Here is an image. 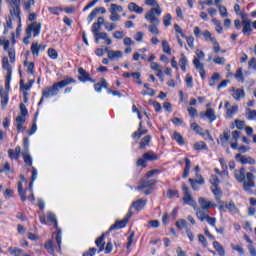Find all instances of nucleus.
<instances>
[{"label":"nucleus","instance_id":"obj_48","mask_svg":"<svg viewBox=\"0 0 256 256\" xmlns=\"http://www.w3.org/2000/svg\"><path fill=\"white\" fill-rule=\"evenodd\" d=\"M173 139L176 141V143H178V145H185V140L181 134L174 132Z\"/></svg>","mask_w":256,"mask_h":256},{"label":"nucleus","instance_id":"obj_33","mask_svg":"<svg viewBox=\"0 0 256 256\" xmlns=\"http://www.w3.org/2000/svg\"><path fill=\"white\" fill-rule=\"evenodd\" d=\"M23 7L26 13H31L35 7V0H24Z\"/></svg>","mask_w":256,"mask_h":256},{"label":"nucleus","instance_id":"obj_28","mask_svg":"<svg viewBox=\"0 0 256 256\" xmlns=\"http://www.w3.org/2000/svg\"><path fill=\"white\" fill-rule=\"evenodd\" d=\"M92 33L95 37V43H99V41H101V39L103 41H105V39H107V32H98V29H92Z\"/></svg>","mask_w":256,"mask_h":256},{"label":"nucleus","instance_id":"obj_43","mask_svg":"<svg viewBox=\"0 0 256 256\" xmlns=\"http://www.w3.org/2000/svg\"><path fill=\"white\" fill-rule=\"evenodd\" d=\"M0 173H13L11 164L9 162H5L2 166H0Z\"/></svg>","mask_w":256,"mask_h":256},{"label":"nucleus","instance_id":"obj_41","mask_svg":"<svg viewBox=\"0 0 256 256\" xmlns=\"http://www.w3.org/2000/svg\"><path fill=\"white\" fill-rule=\"evenodd\" d=\"M202 36L204 37L205 41H211V43L217 40V38L213 37L209 30H204L202 32Z\"/></svg>","mask_w":256,"mask_h":256},{"label":"nucleus","instance_id":"obj_8","mask_svg":"<svg viewBox=\"0 0 256 256\" xmlns=\"http://www.w3.org/2000/svg\"><path fill=\"white\" fill-rule=\"evenodd\" d=\"M59 93V89L57 88V86H55V84H53L51 87L45 88L42 91V98L40 99V102L38 103V105H41L43 103V99H49V97H55L56 95H58Z\"/></svg>","mask_w":256,"mask_h":256},{"label":"nucleus","instance_id":"obj_35","mask_svg":"<svg viewBox=\"0 0 256 256\" xmlns=\"http://www.w3.org/2000/svg\"><path fill=\"white\" fill-rule=\"evenodd\" d=\"M187 63V56H185V54H181L179 59V65L184 73L185 71H187Z\"/></svg>","mask_w":256,"mask_h":256},{"label":"nucleus","instance_id":"obj_14","mask_svg":"<svg viewBox=\"0 0 256 256\" xmlns=\"http://www.w3.org/2000/svg\"><path fill=\"white\" fill-rule=\"evenodd\" d=\"M131 215H133V213L129 211L126 217L123 220L116 221V223L109 228V231H113V229H123L124 227H126L129 219H131Z\"/></svg>","mask_w":256,"mask_h":256},{"label":"nucleus","instance_id":"obj_21","mask_svg":"<svg viewBox=\"0 0 256 256\" xmlns=\"http://www.w3.org/2000/svg\"><path fill=\"white\" fill-rule=\"evenodd\" d=\"M231 91V96L233 97V99H235V101H240L241 99H245V90L239 88V89H235L232 88L230 89Z\"/></svg>","mask_w":256,"mask_h":256},{"label":"nucleus","instance_id":"obj_53","mask_svg":"<svg viewBox=\"0 0 256 256\" xmlns=\"http://www.w3.org/2000/svg\"><path fill=\"white\" fill-rule=\"evenodd\" d=\"M212 23L215 25L217 33H223V26H221V21L217 20V18H213Z\"/></svg>","mask_w":256,"mask_h":256},{"label":"nucleus","instance_id":"obj_29","mask_svg":"<svg viewBox=\"0 0 256 256\" xmlns=\"http://www.w3.org/2000/svg\"><path fill=\"white\" fill-rule=\"evenodd\" d=\"M200 117H207L209 119L210 123H213V121H216L217 116L215 115V110L208 108L205 112V114H200Z\"/></svg>","mask_w":256,"mask_h":256},{"label":"nucleus","instance_id":"obj_23","mask_svg":"<svg viewBox=\"0 0 256 256\" xmlns=\"http://www.w3.org/2000/svg\"><path fill=\"white\" fill-rule=\"evenodd\" d=\"M73 83H77V81L73 78H65L60 82L54 83V85L58 89H64V87H67V85H71Z\"/></svg>","mask_w":256,"mask_h":256},{"label":"nucleus","instance_id":"obj_19","mask_svg":"<svg viewBox=\"0 0 256 256\" xmlns=\"http://www.w3.org/2000/svg\"><path fill=\"white\" fill-rule=\"evenodd\" d=\"M78 73H79V81H81V83H87V81H91V83H95V80L91 79V76H89V73H87V71H85V69L83 68H78Z\"/></svg>","mask_w":256,"mask_h":256},{"label":"nucleus","instance_id":"obj_3","mask_svg":"<svg viewBox=\"0 0 256 256\" xmlns=\"http://www.w3.org/2000/svg\"><path fill=\"white\" fill-rule=\"evenodd\" d=\"M9 4V11L12 19L17 22L16 33L21 31V0H6Z\"/></svg>","mask_w":256,"mask_h":256},{"label":"nucleus","instance_id":"obj_46","mask_svg":"<svg viewBox=\"0 0 256 256\" xmlns=\"http://www.w3.org/2000/svg\"><path fill=\"white\" fill-rule=\"evenodd\" d=\"M24 65L27 67V74L28 75H34L35 74V63L30 62H24Z\"/></svg>","mask_w":256,"mask_h":256},{"label":"nucleus","instance_id":"obj_6","mask_svg":"<svg viewBox=\"0 0 256 256\" xmlns=\"http://www.w3.org/2000/svg\"><path fill=\"white\" fill-rule=\"evenodd\" d=\"M239 137H241V131L235 130L232 132V139L234 142H230L231 148L238 149L241 153H247L250 148L247 146H239L237 144V141H239Z\"/></svg>","mask_w":256,"mask_h":256},{"label":"nucleus","instance_id":"obj_54","mask_svg":"<svg viewBox=\"0 0 256 256\" xmlns=\"http://www.w3.org/2000/svg\"><path fill=\"white\" fill-rule=\"evenodd\" d=\"M162 49L164 53L171 55V46H169V42H167V40L162 41Z\"/></svg>","mask_w":256,"mask_h":256},{"label":"nucleus","instance_id":"obj_44","mask_svg":"<svg viewBox=\"0 0 256 256\" xmlns=\"http://www.w3.org/2000/svg\"><path fill=\"white\" fill-rule=\"evenodd\" d=\"M18 193L21 201H27V196H25V190H23V182H18Z\"/></svg>","mask_w":256,"mask_h":256},{"label":"nucleus","instance_id":"obj_12","mask_svg":"<svg viewBox=\"0 0 256 256\" xmlns=\"http://www.w3.org/2000/svg\"><path fill=\"white\" fill-rule=\"evenodd\" d=\"M155 180H148L140 183V185L136 188V191H143L146 195H151V187L155 185ZM146 189V190H145Z\"/></svg>","mask_w":256,"mask_h":256},{"label":"nucleus","instance_id":"obj_39","mask_svg":"<svg viewBox=\"0 0 256 256\" xmlns=\"http://www.w3.org/2000/svg\"><path fill=\"white\" fill-rule=\"evenodd\" d=\"M0 97H2L1 106L3 107V109H5V107H7V104L9 103V92H0Z\"/></svg>","mask_w":256,"mask_h":256},{"label":"nucleus","instance_id":"obj_50","mask_svg":"<svg viewBox=\"0 0 256 256\" xmlns=\"http://www.w3.org/2000/svg\"><path fill=\"white\" fill-rule=\"evenodd\" d=\"M39 52H40L39 43H37V42L32 43V45H31L32 55H34L35 57H39Z\"/></svg>","mask_w":256,"mask_h":256},{"label":"nucleus","instance_id":"obj_18","mask_svg":"<svg viewBox=\"0 0 256 256\" xmlns=\"http://www.w3.org/2000/svg\"><path fill=\"white\" fill-rule=\"evenodd\" d=\"M225 109H226L227 118L231 119V118H233V115H235V113H237L239 111V106H237V105L231 106V103L226 102Z\"/></svg>","mask_w":256,"mask_h":256},{"label":"nucleus","instance_id":"obj_62","mask_svg":"<svg viewBox=\"0 0 256 256\" xmlns=\"http://www.w3.org/2000/svg\"><path fill=\"white\" fill-rule=\"evenodd\" d=\"M198 241L203 245V247H207L209 245V243L207 242V238H205L203 234L198 235Z\"/></svg>","mask_w":256,"mask_h":256},{"label":"nucleus","instance_id":"obj_51","mask_svg":"<svg viewBox=\"0 0 256 256\" xmlns=\"http://www.w3.org/2000/svg\"><path fill=\"white\" fill-rule=\"evenodd\" d=\"M8 251L10 253V255H14V256H21L23 254V250L21 248H8Z\"/></svg>","mask_w":256,"mask_h":256},{"label":"nucleus","instance_id":"obj_45","mask_svg":"<svg viewBox=\"0 0 256 256\" xmlns=\"http://www.w3.org/2000/svg\"><path fill=\"white\" fill-rule=\"evenodd\" d=\"M143 157L146 161H157V159H159V157H157L156 154L151 151L145 153Z\"/></svg>","mask_w":256,"mask_h":256},{"label":"nucleus","instance_id":"obj_32","mask_svg":"<svg viewBox=\"0 0 256 256\" xmlns=\"http://www.w3.org/2000/svg\"><path fill=\"white\" fill-rule=\"evenodd\" d=\"M96 246L99 248L98 253H101L105 249V234H102L98 239L95 241Z\"/></svg>","mask_w":256,"mask_h":256},{"label":"nucleus","instance_id":"obj_37","mask_svg":"<svg viewBox=\"0 0 256 256\" xmlns=\"http://www.w3.org/2000/svg\"><path fill=\"white\" fill-rule=\"evenodd\" d=\"M149 143H151V135L144 136L140 141V149L149 147Z\"/></svg>","mask_w":256,"mask_h":256},{"label":"nucleus","instance_id":"obj_30","mask_svg":"<svg viewBox=\"0 0 256 256\" xmlns=\"http://www.w3.org/2000/svg\"><path fill=\"white\" fill-rule=\"evenodd\" d=\"M2 68L7 71L6 76H11L13 73V69L11 68V64H9V58L4 57L2 59Z\"/></svg>","mask_w":256,"mask_h":256},{"label":"nucleus","instance_id":"obj_16","mask_svg":"<svg viewBox=\"0 0 256 256\" xmlns=\"http://www.w3.org/2000/svg\"><path fill=\"white\" fill-rule=\"evenodd\" d=\"M220 211H229V213H239V209H237V206L235 205V202L230 201L226 202L225 205H223V202L219 206Z\"/></svg>","mask_w":256,"mask_h":256},{"label":"nucleus","instance_id":"obj_63","mask_svg":"<svg viewBox=\"0 0 256 256\" xmlns=\"http://www.w3.org/2000/svg\"><path fill=\"white\" fill-rule=\"evenodd\" d=\"M196 151H201V149H207V144L205 142H198L194 145Z\"/></svg>","mask_w":256,"mask_h":256},{"label":"nucleus","instance_id":"obj_64","mask_svg":"<svg viewBox=\"0 0 256 256\" xmlns=\"http://www.w3.org/2000/svg\"><path fill=\"white\" fill-rule=\"evenodd\" d=\"M248 67H249V69H253L254 71H256V58L255 57H253L249 60Z\"/></svg>","mask_w":256,"mask_h":256},{"label":"nucleus","instance_id":"obj_11","mask_svg":"<svg viewBox=\"0 0 256 256\" xmlns=\"http://www.w3.org/2000/svg\"><path fill=\"white\" fill-rule=\"evenodd\" d=\"M235 160L241 165H256L255 159L251 156H245L243 154H236Z\"/></svg>","mask_w":256,"mask_h":256},{"label":"nucleus","instance_id":"obj_9","mask_svg":"<svg viewBox=\"0 0 256 256\" xmlns=\"http://www.w3.org/2000/svg\"><path fill=\"white\" fill-rule=\"evenodd\" d=\"M231 142L235 143V140H233V138L231 139V134L229 133V131L225 130L218 139V143L220 145H222V147H231Z\"/></svg>","mask_w":256,"mask_h":256},{"label":"nucleus","instance_id":"obj_61","mask_svg":"<svg viewBox=\"0 0 256 256\" xmlns=\"http://www.w3.org/2000/svg\"><path fill=\"white\" fill-rule=\"evenodd\" d=\"M211 187H219V178L216 175H212L210 178Z\"/></svg>","mask_w":256,"mask_h":256},{"label":"nucleus","instance_id":"obj_1","mask_svg":"<svg viewBox=\"0 0 256 256\" xmlns=\"http://www.w3.org/2000/svg\"><path fill=\"white\" fill-rule=\"evenodd\" d=\"M47 219L51 223H54L56 232L52 234V240H48L44 247L49 255L55 256V253H61V229L57 226V217L55 214L48 212Z\"/></svg>","mask_w":256,"mask_h":256},{"label":"nucleus","instance_id":"obj_25","mask_svg":"<svg viewBox=\"0 0 256 256\" xmlns=\"http://www.w3.org/2000/svg\"><path fill=\"white\" fill-rule=\"evenodd\" d=\"M211 191L215 196L216 202L221 205V203H223V201H221V197L223 196L221 188H219V186H211Z\"/></svg>","mask_w":256,"mask_h":256},{"label":"nucleus","instance_id":"obj_5","mask_svg":"<svg viewBox=\"0 0 256 256\" xmlns=\"http://www.w3.org/2000/svg\"><path fill=\"white\" fill-rule=\"evenodd\" d=\"M146 21H149L150 25L147 26V24L144 25V27H147L149 33L151 35H161V31H159V24L161 23L159 21V16H152V19L145 18Z\"/></svg>","mask_w":256,"mask_h":256},{"label":"nucleus","instance_id":"obj_58","mask_svg":"<svg viewBox=\"0 0 256 256\" xmlns=\"http://www.w3.org/2000/svg\"><path fill=\"white\" fill-rule=\"evenodd\" d=\"M218 10L221 17H228L229 13L227 12V8L223 5H218Z\"/></svg>","mask_w":256,"mask_h":256},{"label":"nucleus","instance_id":"obj_52","mask_svg":"<svg viewBox=\"0 0 256 256\" xmlns=\"http://www.w3.org/2000/svg\"><path fill=\"white\" fill-rule=\"evenodd\" d=\"M47 53H48V57L52 60L58 59L59 57V53H57V50L53 48H49Z\"/></svg>","mask_w":256,"mask_h":256},{"label":"nucleus","instance_id":"obj_34","mask_svg":"<svg viewBox=\"0 0 256 256\" xmlns=\"http://www.w3.org/2000/svg\"><path fill=\"white\" fill-rule=\"evenodd\" d=\"M196 211V217L197 219H199V221L203 222L206 221L207 217L209 216V214H207V212H205V210L203 209H194Z\"/></svg>","mask_w":256,"mask_h":256},{"label":"nucleus","instance_id":"obj_4","mask_svg":"<svg viewBox=\"0 0 256 256\" xmlns=\"http://www.w3.org/2000/svg\"><path fill=\"white\" fill-rule=\"evenodd\" d=\"M145 5H148L149 7H152L145 15L144 19H153V17H161L163 13V9H161V6L157 2V0H145Z\"/></svg>","mask_w":256,"mask_h":256},{"label":"nucleus","instance_id":"obj_2","mask_svg":"<svg viewBox=\"0 0 256 256\" xmlns=\"http://www.w3.org/2000/svg\"><path fill=\"white\" fill-rule=\"evenodd\" d=\"M234 177L238 183H243V189L248 195H255V175L251 172L245 173V168L234 171Z\"/></svg>","mask_w":256,"mask_h":256},{"label":"nucleus","instance_id":"obj_49","mask_svg":"<svg viewBox=\"0 0 256 256\" xmlns=\"http://www.w3.org/2000/svg\"><path fill=\"white\" fill-rule=\"evenodd\" d=\"M171 21H173V16H171L170 13H167L166 15H164V17H163V25L165 27H170Z\"/></svg>","mask_w":256,"mask_h":256},{"label":"nucleus","instance_id":"obj_17","mask_svg":"<svg viewBox=\"0 0 256 256\" xmlns=\"http://www.w3.org/2000/svg\"><path fill=\"white\" fill-rule=\"evenodd\" d=\"M198 203L203 211H207L209 209H213L214 207H217V204H215L212 201H209L203 197H200L198 199Z\"/></svg>","mask_w":256,"mask_h":256},{"label":"nucleus","instance_id":"obj_26","mask_svg":"<svg viewBox=\"0 0 256 256\" xmlns=\"http://www.w3.org/2000/svg\"><path fill=\"white\" fill-rule=\"evenodd\" d=\"M122 58H123V52H121V50L108 51V59L110 61H117Z\"/></svg>","mask_w":256,"mask_h":256},{"label":"nucleus","instance_id":"obj_31","mask_svg":"<svg viewBox=\"0 0 256 256\" xmlns=\"http://www.w3.org/2000/svg\"><path fill=\"white\" fill-rule=\"evenodd\" d=\"M146 205H147V200L139 199L137 201H134L131 207H133L135 211H141Z\"/></svg>","mask_w":256,"mask_h":256},{"label":"nucleus","instance_id":"obj_42","mask_svg":"<svg viewBox=\"0 0 256 256\" xmlns=\"http://www.w3.org/2000/svg\"><path fill=\"white\" fill-rule=\"evenodd\" d=\"M219 79H221V75L219 73H214L209 80V86L215 87V85H217V81H219Z\"/></svg>","mask_w":256,"mask_h":256},{"label":"nucleus","instance_id":"obj_47","mask_svg":"<svg viewBox=\"0 0 256 256\" xmlns=\"http://www.w3.org/2000/svg\"><path fill=\"white\" fill-rule=\"evenodd\" d=\"M176 227L180 229V231H183V229L187 230V220L185 219H179L175 223Z\"/></svg>","mask_w":256,"mask_h":256},{"label":"nucleus","instance_id":"obj_60","mask_svg":"<svg viewBox=\"0 0 256 256\" xmlns=\"http://www.w3.org/2000/svg\"><path fill=\"white\" fill-rule=\"evenodd\" d=\"M213 61L216 65H225L227 60L225 59V57L216 56Z\"/></svg>","mask_w":256,"mask_h":256},{"label":"nucleus","instance_id":"obj_10","mask_svg":"<svg viewBox=\"0 0 256 256\" xmlns=\"http://www.w3.org/2000/svg\"><path fill=\"white\" fill-rule=\"evenodd\" d=\"M26 33L28 35V39H31V33H33V37H38L39 33H41V23L33 22L28 26Z\"/></svg>","mask_w":256,"mask_h":256},{"label":"nucleus","instance_id":"obj_27","mask_svg":"<svg viewBox=\"0 0 256 256\" xmlns=\"http://www.w3.org/2000/svg\"><path fill=\"white\" fill-rule=\"evenodd\" d=\"M21 155V146H16L15 149L8 150V157H10L12 160L14 159L17 161Z\"/></svg>","mask_w":256,"mask_h":256},{"label":"nucleus","instance_id":"obj_59","mask_svg":"<svg viewBox=\"0 0 256 256\" xmlns=\"http://www.w3.org/2000/svg\"><path fill=\"white\" fill-rule=\"evenodd\" d=\"M206 223H208V225H210L211 227L215 228L217 227V218L208 216L206 219Z\"/></svg>","mask_w":256,"mask_h":256},{"label":"nucleus","instance_id":"obj_40","mask_svg":"<svg viewBox=\"0 0 256 256\" xmlns=\"http://www.w3.org/2000/svg\"><path fill=\"white\" fill-rule=\"evenodd\" d=\"M193 65L197 71H203L205 69V65L197 57H194Z\"/></svg>","mask_w":256,"mask_h":256},{"label":"nucleus","instance_id":"obj_56","mask_svg":"<svg viewBox=\"0 0 256 256\" xmlns=\"http://www.w3.org/2000/svg\"><path fill=\"white\" fill-rule=\"evenodd\" d=\"M235 79H237V81H241V83L245 81V78L243 77V68H238L235 74Z\"/></svg>","mask_w":256,"mask_h":256},{"label":"nucleus","instance_id":"obj_22","mask_svg":"<svg viewBox=\"0 0 256 256\" xmlns=\"http://www.w3.org/2000/svg\"><path fill=\"white\" fill-rule=\"evenodd\" d=\"M128 11H130V13H137V15H143L145 9H143V7L137 5V3H135V2H130L128 4Z\"/></svg>","mask_w":256,"mask_h":256},{"label":"nucleus","instance_id":"obj_57","mask_svg":"<svg viewBox=\"0 0 256 256\" xmlns=\"http://www.w3.org/2000/svg\"><path fill=\"white\" fill-rule=\"evenodd\" d=\"M246 117L247 119H249V121H253V119H256V110L248 109L246 113Z\"/></svg>","mask_w":256,"mask_h":256},{"label":"nucleus","instance_id":"obj_20","mask_svg":"<svg viewBox=\"0 0 256 256\" xmlns=\"http://www.w3.org/2000/svg\"><path fill=\"white\" fill-rule=\"evenodd\" d=\"M198 179H189V183H191V187L194 191H199V185H205V180L201 175H197Z\"/></svg>","mask_w":256,"mask_h":256},{"label":"nucleus","instance_id":"obj_7","mask_svg":"<svg viewBox=\"0 0 256 256\" xmlns=\"http://www.w3.org/2000/svg\"><path fill=\"white\" fill-rule=\"evenodd\" d=\"M182 191L184 193L183 201L186 205H190V207H193V209H197V202L195 199H193V196H191V191H189V188L185 185L182 186Z\"/></svg>","mask_w":256,"mask_h":256},{"label":"nucleus","instance_id":"obj_38","mask_svg":"<svg viewBox=\"0 0 256 256\" xmlns=\"http://www.w3.org/2000/svg\"><path fill=\"white\" fill-rule=\"evenodd\" d=\"M22 157L24 159V163H26L29 167L33 165V157L29 152H22Z\"/></svg>","mask_w":256,"mask_h":256},{"label":"nucleus","instance_id":"obj_36","mask_svg":"<svg viewBox=\"0 0 256 256\" xmlns=\"http://www.w3.org/2000/svg\"><path fill=\"white\" fill-rule=\"evenodd\" d=\"M213 247L215 251H217L218 255L225 256V248H223V246L218 241L213 242Z\"/></svg>","mask_w":256,"mask_h":256},{"label":"nucleus","instance_id":"obj_55","mask_svg":"<svg viewBox=\"0 0 256 256\" xmlns=\"http://www.w3.org/2000/svg\"><path fill=\"white\" fill-rule=\"evenodd\" d=\"M109 11L114 13H123V7L117 4H111Z\"/></svg>","mask_w":256,"mask_h":256},{"label":"nucleus","instance_id":"obj_15","mask_svg":"<svg viewBox=\"0 0 256 256\" xmlns=\"http://www.w3.org/2000/svg\"><path fill=\"white\" fill-rule=\"evenodd\" d=\"M251 31H253V29L251 28V20L247 19V16L243 15L242 16V33L246 37H249V35H251Z\"/></svg>","mask_w":256,"mask_h":256},{"label":"nucleus","instance_id":"obj_13","mask_svg":"<svg viewBox=\"0 0 256 256\" xmlns=\"http://www.w3.org/2000/svg\"><path fill=\"white\" fill-rule=\"evenodd\" d=\"M192 131H195V133H198V135H202V137H204V139H210V141H213V138L211 137V134H209V130H205L203 132V129L201 128V126L197 125V123H191L190 125Z\"/></svg>","mask_w":256,"mask_h":256},{"label":"nucleus","instance_id":"obj_24","mask_svg":"<svg viewBox=\"0 0 256 256\" xmlns=\"http://www.w3.org/2000/svg\"><path fill=\"white\" fill-rule=\"evenodd\" d=\"M73 83H77V81L73 78H65L60 82L54 83V85L58 89H64V87H67V85H71Z\"/></svg>","mask_w":256,"mask_h":256}]
</instances>
